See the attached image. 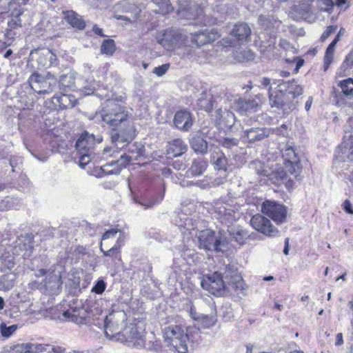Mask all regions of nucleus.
<instances>
[{
    "label": "nucleus",
    "instance_id": "1",
    "mask_svg": "<svg viewBox=\"0 0 353 353\" xmlns=\"http://www.w3.org/2000/svg\"><path fill=\"white\" fill-rule=\"evenodd\" d=\"M128 115L125 107L108 99L92 119L97 122L102 121L112 128L119 127L117 129L112 128L110 132L112 142L119 148L120 145L128 144L135 137V127L128 120Z\"/></svg>",
    "mask_w": 353,
    "mask_h": 353
},
{
    "label": "nucleus",
    "instance_id": "2",
    "mask_svg": "<svg viewBox=\"0 0 353 353\" xmlns=\"http://www.w3.org/2000/svg\"><path fill=\"white\" fill-rule=\"evenodd\" d=\"M141 321L130 319L123 310H113L105 316L104 332L107 339L121 343H131L143 337Z\"/></svg>",
    "mask_w": 353,
    "mask_h": 353
},
{
    "label": "nucleus",
    "instance_id": "3",
    "mask_svg": "<svg viewBox=\"0 0 353 353\" xmlns=\"http://www.w3.org/2000/svg\"><path fill=\"white\" fill-rule=\"evenodd\" d=\"M227 285L236 291L245 289L244 281L234 265L226 266L223 272L219 271L204 276L201 281L203 289L216 296L224 295Z\"/></svg>",
    "mask_w": 353,
    "mask_h": 353
},
{
    "label": "nucleus",
    "instance_id": "4",
    "mask_svg": "<svg viewBox=\"0 0 353 353\" xmlns=\"http://www.w3.org/2000/svg\"><path fill=\"white\" fill-rule=\"evenodd\" d=\"M198 335L199 330L195 327L185 329L179 325H170L163 329L165 341L172 346L178 353H187L188 351V342L189 335Z\"/></svg>",
    "mask_w": 353,
    "mask_h": 353
},
{
    "label": "nucleus",
    "instance_id": "5",
    "mask_svg": "<svg viewBox=\"0 0 353 353\" xmlns=\"http://www.w3.org/2000/svg\"><path fill=\"white\" fill-rule=\"evenodd\" d=\"M283 157L285 161V168L286 170L283 169L278 170L276 176L285 185L286 188L290 190L294 188V183L288 173L293 175L296 179L301 180L300 172L301 171V166L300 165L294 149L290 145L285 146V149L283 152Z\"/></svg>",
    "mask_w": 353,
    "mask_h": 353
},
{
    "label": "nucleus",
    "instance_id": "6",
    "mask_svg": "<svg viewBox=\"0 0 353 353\" xmlns=\"http://www.w3.org/2000/svg\"><path fill=\"white\" fill-rule=\"evenodd\" d=\"M203 8L194 1L179 0L177 15L181 19L195 21L194 24L211 26L216 23V19L209 18L203 14Z\"/></svg>",
    "mask_w": 353,
    "mask_h": 353
},
{
    "label": "nucleus",
    "instance_id": "7",
    "mask_svg": "<svg viewBox=\"0 0 353 353\" xmlns=\"http://www.w3.org/2000/svg\"><path fill=\"white\" fill-rule=\"evenodd\" d=\"M251 29L247 23L236 24L229 36L222 39L219 43L224 48L234 47L246 43L250 37Z\"/></svg>",
    "mask_w": 353,
    "mask_h": 353
},
{
    "label": "nucleus",
    "instance_id": "8",
    "mask_svg": "<svg viewBox=\"0 0 353 353\" xmlns=\"http://www.w3.org/2000/svg\"><path fill=\"white\" fill-rule=\"evenodd\" d=\"M31 88L39 94H46L52 92L57 83V79L53 74H48L43 77L37 72L32 74L28 79Z\"/></svg>",
    "mask_w": 353,
    "mask_h": 353
},
{
    "label": "nucleus",
    "instance_id": "9",
    "mask_svg": "<svg viewBox=\"0 0 353 353\" xmlns=\"http://www.w3.org/2000/svg\"><path fill=\"white\" fill-rule=\"evenodd\" d=\"M29 60L35 61L39 69L57 65V55L48 48H37L31 50Z\"/></svg>",
    "mask_w": 353,
    "mask_h": 353
},
{
    "label": "nucleus",
    "instance_id": "10",
    "mask_svg": "<svg viewBox=\"0 0 353 353\" xmlns=\"http://www.w3.org/2000/svg\"><path fill=\"white\" fill-rule=\"evenodd\" d=\"M157 39V42L165 49L172 50L182 45L184 36L179 30L169 29L160 34Z\"/></svg>",
    "mask_w": 353,
    "mask_h": 353
},
{
    "label": "nucleus",
    "instance_id": "11",
    "mask_svg": "<svg viewBox=\"0 0 353 353\" xmlns=\"http://www.w3.org/2000/svg\"><path fill=\"white\" fill-rule=\"evenodd\" d=\"M262 212L276 223H280L286 221L288 212L286 207L282 204L265 201L262 204Z\"/></svg>",
    "mask_w": 353,
    "mask_h": 353
},
{
    "label": "nucleus",
    "instance_id": "12",
    "mask_svg": "<svg viewBox=\"0 0 353 353\" xmlns=\"http://www.w3.org/2000/svg\"><path fill=\"white\" fill-rule=\"evenodd\" d=\"M131 161V157L127 154H123L117 161H112L100 167L97 176L98 177H102L109 174L119 175L122 169L125 168Z\"/></svg>",
    "mask_w": 353,
    "mask_h": 353
},
{
    "label": "nucleus",
    "instance_id": "13",
    "mask_svg": "<svg viewBox=\"0 0 353 353\" xmlns=\"http://www.w3.org/2000/svg\"><path fill=\"white\" fill-rule=\"evenodd\" d=\"M254 229L268 236H275L278 230L272 225L270 221L261 214H255L250 220Z\"/></svg>",
    "mask_w": 353,
    "mask_h": 353
},
{
    "label": "nucleus",
    "instance_id": "14",
    "mask_svg": "<svg viewBox=\"0 0 353 353\" xmlns=\"http://www.w3.org/2000/svg\"><path fill=\"white\" fill-rule=\"evenodd\" d=\"M199 243L201 248L206 250L221 251V240L210 230H204L199 232Z\"/></svg>",
    "mask_w": 353,
    "mask_h": 353
},
{
    "label": "nucleus",
    "instance_id": "15",
    "mask_svg": "<svg viewBox=\"0 0 353 353\" xmlns=\"http://www.w3.org/2000/svg\"><path fill=\"white\" fill-rule=\"evenodd\" d=\"M117 10H121L125 14L123 15L116 14L117 19L128 21L131 23L136 21L139 17L141 10L134 4L129 3L127 1H122L116 6Z\"/></svg>",
    "mask_w": 353,
    "mask_h": 353
},
{
    "label": "nucleus",
    "instance_id": "16",
    "mask_svg": "<svg viewBox=\"0 0 353 353\" xmlns=\"http://www.w3.org/2000/svg\"><path fill=\"white\" fill-rule=\"evenodd\" d=\"M102 141V137L99 136L97 139L93 134H89L85 132L81 134L79 139L76 142V150L79 154L83 152H93L95 142L100 143Z\"/></svg>",
    "mask_w": 353,
    "mask_h": 353
},
{
    "label": "nucleus",
    "instance_id": "17",
    "mask_svg": "<svg viewBox=\"0 0 353 353\" xmlns=\"http://www.w3.org/2000/svg\"><path fill=\"white\" fill-rule=\"evenodd\" d=\"M220 37L221 34L216 29L205 30L192 34V42L198 46H201L214 41Z\"/></svg>",
    "mask_w": 353,
    "mask_h": 353
},
{
    "label": "nucleus",
    "instance_id": "18",
    "mask_svg": "<svg viewBox=\"0 0 353 353\" xmlns=\"http://www.w3.org/2000/svg\"><path fill=\"white\" fill-rule=\"evenodd\" d=\"M174 123L178 129L188 131L193 124L191 113L186 110L177 111L174 115Z\"/></svg>",
    "mask_w": 353,
    "mask_h": 353
},
{
    "label": "nucleus",
    "instance_id": "19",
    "mask_svg": "<svg viewBox=\"0 0 353 353\" xmlns=\"http://www.w3.org/2000/svg\"><path fill=\"white\" fill-rule=\"evenodd\" d=\"M32 248V239L30 236H21L16 242L14 248L13 254L20 255L23 253V257H28L30 256L31 250Z\"/></svg>",
    "mask_w": 353,
    "mask_h": 353
},
{
    "label": "nucleus",
    "instance_id": "20",
    "mask_svg": "<svg viewBox=\"0 0 353 353\" xmlns=\"http://www.w3.org/2000/svg\"><path fill=\"white\" fill-rule=\"evenodd\" d=\"M215 117L219 125L223 128H231L236 122V117L234 113L227 110H217Z\"/></svg>",
    "mask_w": 353,
    "mask_h": 353
},
{
    "label": "nucleus",
    "instance_id": "21",
    "mask_svg": "<svg viewBox=\"0 0 353 353\" xmlns=\"http://www.w3.org/2000/svg\"><path fill=\"white\" fill-rule=\"evenodd\" d=\"M216 212L219 215L221 221L226 225L232 223L236 219V215L238 214V212L229 205L218 207Z\"/></svg>",
    "mask_w": 353,
    "mask_h": 353
},
{
    "label": "nucleus",
    "instance_id": "22",
    "mask_svg": "<svg viewBox=\"0 0 353 353\" xmlns=\"http://www.w3.org/2000/svg\"><path fill=\"white\" fill-rule=\"evenodd\" d=\"M277 88L281 89L285 95L291 94L293 98L301 95L303 91V87L298 84L294 79L288 81H283L278 84Z\"/></svg>",
    "mask_w": 353,
    "mask_h": 353
},
{
    "label": "nucleus",
    "instance_id": "23",
    "mask_svg": "<svg viewBox=\"0 0 353 353\" xmlns=\"http://www.w3.org/2000/svg\"><path fill=\"white\" fill-rule=\"evenodd\" d=\"M256 99L243 100L239 99L236 100V109L241 114H247L252 112H255L260 105L261 100L259 97Z\"/></svg>",
    "mask_w": 353,
    "mask_h": 353
},
{
    "label": "nucleus",
    "instance_id": "24",
    "mask_svg": "<svg viewBox=\"0 0 353 353\" xmlns=\"http://www.w3.org/2000/svg\"><path fill=\"white\" fill-rule=\"evenodd\" d=\"M63 316L67 321L83 324L85 321L86 312L83 308H72L65 311Z\"/></svg>",
    "mask_w": 353,
    "mask_h": 353
},
{
    "label": "nucleus",
    "instance_id": "25",
    "mask_svg": "<svg viewBox=\"0 0 353 353\" xmlns=\"http://www.w3.org/2000/svg\"><path fill=\"white\" fill-rule=\"evenodd\" d=\"M53 103L61 109L73 108L77 102L76 98L71 94H55L53 97Z\"/></svg>",
    "mask_w": 353,
    "mask_h": 353
},
{
    "label": "nucleus",
    "instance_id": "26",
    "mask_svg": "<svg viewBox=\"0 0 353 353\" xmlns=\"http://www.w3.org/2000/svg\"><path fill=\"white\" fill-rule=\"evenodd\" d=\"M247 138L250 142L263 140L270 135V130L265 128H252L245 130Z\"/></svg>",
    "mask_w": 353,
    "mask_h": 353
},
{
    "label": "nucleus",
    "instance_id": "27",
    "mask_svg": "<svg viewBox=\"0 0 353 353\" xmlns=\"http://www.w3.org/2000/svg\"><path fill=\"white\" fill-rule=\"evenodd\" d=\"M187 148V145L183 140L176 139L169 143L166 151L168 154L177 157L184 154Z\"/></svg>",
    "mask_w": 353,
    "mask_h": 353
},
{
    "label": "nucleus",
    "instance_id": "28",
    "mask_svg": "<svg viewBox=\"0 0 353 353\" xmlns=\"http://www.w3.org/2000/svg\"><path fill=\"white\" fill-rule=\"evenodd\" d=\"M285 94L281 89L268 92L270 105L272 108H281L285 105Z\"/></svg>",
    "mask_w": 353,
    "mask_h": 353
},
{
    "label": "nucleus",
    "instance_id": "29",
    "mask_svg": "<svg viewBox=\"0 0 353 353\" xmlns=\"http://www.w3.org/2000/svg\"><path fill=\"white\" fill-rule=\"evenodd\" d=\"M208 163L202 159H194L187 171L188 176H195L203 174L206 170Z\"/></svg>",
    "mask_w": 353,
    "mask_h": 353
},
{
    "label": "nucleus",
    "instance_id": "30",
    "mask_svg": "<svg viewBox=\"0 0 353 353\" xmlns=\"http://www.w3.org/2000/svg\"><path fill=\"white\" fill-rule=\"evenodd\" d=\"M63 15L66 21L72 27L77 28L79 30H83L85 28V24L83 20L81 19V17L78 15L74 11L68 10L63 12Z\"/></svg>",
    "mask_w": 353,
    "mask_h": 353
},
{
    "label": "nucleus",
    "instance_id": "31",
    "mask_svg": "<svg viewBox=\"0 0 353 353\" xmlns=\"http://www.w3.org/2000/svg\"><path fill=\"white\" fill-rule=\"evenodd\" d=\"M230 235L239 244H243L249 237L248 232L240 226H234L228 229Z\"/></svg>",
    "mask_w": 353,
    "mask_h": 353
},
{
    "label": "nucleus",
    "instance_id": "32",
    "mask_svg": "<svg viewBox=\"0 0 353 353\" xmlns=\"http://www.w3.org/2000/svg\"><path fill=\"white\" fill-rule=\"evenodd\" d=\"M233 57L238 62H247L252 61L255 57V54L250 50L238 49L233 53Z\"/></svg>",
    "mask_w": 353,
    "mask_h": 353
},
{
    "label": "nucleus",
    "instance_id": "33",
    "mask_svg": "<svg viewBox=\"0 0 353 353\" xmlns=\"http://www.w3.org/2000/svg\"><path fill=\"white\" fill-rule=\"evenodd\" d=\"M259 23L265 30H270L272 32V30L274 29L275 28H278L281 22L270 16H260L259 18Z\"/></svg>",
    "mask_w": 353,
    "mask_h": 353
},
{
    "label": "nucleus",
    "instance_id": "34",
    "mask_svg": "<svg viewBox=\"0 0 353 353\" xmlns=\"http://www.w3.org/2000/svg\"><path fill=\"white\" fill-rule=\"evenodd\" d=\"M212 161L216 170L227 172L228 160L224 154L221 152L214 155L212 157Z\"/></svg>",
    "mask_w": 353,
    "mask_h": 353
},
{
    "label": "nucleus",
    "instance_id": "35",
    "mask_svg": "<svg viewBox=\"0 0 353 353\" xmlns=\"http://www.w3.org/2000/svg\"><path fill=\"white\" fill-rule=\"evenodd\" d=\"M190 145L192 148L198 153H205L208 150L207 142L200 137L192 138Z\"/></svg>",
    "mask_w": 353,
    "mask_h": 353
},
{
    "label": "nucleus",
    "instance_id": "36",
    "mask_svg": "<svg viewBox=\"0 0 353 353\" xmlns=\"http://www.w3.org/2000/svg\"><path fill=\"white\" fill-rule=\"evenodd\" d=\"M23 15V11L21 8L14 9L12 12V19L8 22V26L10 28L21 27L22 26L21 17Z\"/></svg>",
    "mask_w": 353,
    "mask_h": 353
},
{
    "label": "nucleus",
    "instance_id": "37",
    "mask_svg": "<svg viewBox=\"0 0 353 353\" xmlns=\"http://www.w3.org/2000/svg\"><path fill=\"white\" fill-rule=\"evenodd\" d=\"M115 43L112 39H105L101 46V52L103 54L111 56L115 51Z\"/></svg>",
    "mask_w": 353,
    "mask_h": 353
},
{
    "label": "nucleus",
    "instance_id": "38",
    "mask_svg": "<svg viewBox=\"0 0 353 353\" xmlns=\"http://www.w3.org/2000/svg\"><path fill=\"white\" fill-rule=\"evenodd\" d=\"M339 85L344 95L347 97L353 96V79L352 78L341 81Z\"/></svg>",
    "mask_w": 353,
    "mask_h": 353
},
{
    "label": "nucleus",
    "instance_id": "39",
    "mask_svg": "<svg viewBox=\"0 0 353 353\" xmlns=\"http://www.w3.org/2000/svg\"><path fill=\"white\" fill-rule=\"evenodd\" d=\"M59 85L61 88H70L74 85V78L71 73L60 77Z\"/></svg>",
    "mask_w": 353,
    "mask_h": 353
},
{
    "label": "nucleus",
    "instance_id": "40",
    "mask_svg": "<svg viewBox=\"0 0 353 353\" xmlns=\"http://www.w3.org/2000/svg\"><path fill=\"white\" fill-rule=\"evenodd\" d=\"M197 319L201 321L206 327H210L213 326L216 323V312L213 311L209 315L201 314Z\"/></svg>",
    "mask_w": 353,
    "mask_h": 353
},
{
    "label": "nucleus",
    "instance_id": "41",
    "mask_svg": "<svg viewBox=\"0 0 353 353\" xmlns=\"http://www.w3.org/2000/svg\"><path fill=\"white\" fill-rule=\"evenodd\" d=\"M15 275L13 274H8L3 275L1 279V284L6 290H10L14 286Z\"/></svg>",
    "mask_w": 353,
    "mask_h": 353
},
{
    "label": "nucleus",
    "instance_id": "42",
    "mask_svg": "<svg viewBox=\"0 0 353 353\" xmlns=\"http://www.w3.org/2000/svg\"><path fill=\"white\" fill-rule=\"evenodd\" d=\"M153 2L159 7V13L165 14L172 10L170 0H153Z\"/></svg>",
    "mask_w": 353,
    "mask_h": 353
},
{
    "label": "nucleus",
    "instance_id": "43",
    "mask_svg": "<svg viewBox=\"0 0 353 353\" xmlns=\"http://www.w3.org/2000/svg\"><path fill=\"white\" fill-rule=\"evenodd\" d=\"M104 256L110 257L112 261L115 263H118L121 261L120 250L114 248V246L106 252H104Z\"/></svg>",
    "mask_w": 353,
    "mask_h": 353
},
{
    "label": "nucleus",
    "instance_id": "44",
    "mask_svg": "<svg viewBox=\"0 0 353 353\" xmlns=\"http://www.w3.org/2000/svg\"><path fill=\"white\" fill-rule=\"evenodd\" d=\"M79 166L83 168L90 162L94 154L93 152H89L79 154Z\"/></svg>",
    "mask_w": 353,
    "mask_h": 353
},
{
    "label": "nucleus",
    "instance_id": "45",
    "mask_svg": "<svg viewBox=\"0 0 353 353\" xmlns=\"http://www.w3.org/2000/svg\"><path fill=\"white\" fill-rule=\"evenodd\" d=\"M334 52V48H331L330 47L327 46L324 57V70H326L332 62Z\"/></svg>",
    "mask_w": 353,
    "mask_h": 353
},
{
    "label": "nucleus",
    "instance_id": "46",
    "mask_svg": "<svg viewBox=\"0 0 353 353\" xmlns=\"http://www.w3.org/2000/svg\"><path fill=\"white\" fill-rule=\"evenodd\" d=\"M17 327L15 325L7 327L4 323H2L0 325L1 334L3 337L8 338L17 330Z\"/></svg>",
    "mask_w": 353,
    "mask_h": 353
},
{
    "label": "nucleus",
    "instance_id": "47",
    "mask_svg": "<svg viewBox=\"0 0 353 353\" xmlns=\"http://www.w3.org/2000/svg\"><path fill=\"white\" fill-rule=\"evenodd\" d=\"M353 67V51L350 52L343 61L341 68L346 71Z\"/></svg>",
    "mask_w": 353,
    "mask_h": 353
},
{
    "label": "nucleus",
    "instance_id": "48",
    "mask_svg": "<svg viewBox=\"0 0 353 353\" xmlns=\"http://www.w3.org/2000/svg\"><path fill=\"white\" fill-rule=\"evenodd\" d=\"M50 281H49L48 283L46 282V285H48V284H50L51 282L53 283V285H50V287H59L61 285V275L60 274H54V271L52 270L50 274Z\"/></svg>",
    "mask_w": 353,
    "mask_h": 353
},
{
    "label": "nucleus",
    "instance_id": "49",
    "mask_svg": "<svg viewBox=\"0 0 353 353\" xmlns=\"http://www.w3.org/2000/svg\"><path fill=\"white\" fill-rule=\"evenodd\" d=\"M105 288H106V284L104 282L103 280H98L97 281V283H95V285L93 286L92 289V292H94L97 294H102L105 290Z\"/></svg>",
    "mask_w": 353,
    "mask_h": 353
},
{
    "label": "nucleus",
    "instance_id": "50",
    "mask_svg": "<svg viewBox=\"0 0 353 353\" xmlns=\"http://www.w3.org/2000/svg\"><path fill=\"white\" fill-rule=\"evenodd\" d=\"M170 68L169 64H163L160 66L155 67L153 70V73L158 77H161L168 71Z\"/></svg>",
    "mask_w": 353,
    "mask_h": 353
},
{
    "label": "nucleus",
    "instance_id": "51",
    "mask_svg": "<svg viewBox=\"0 0 353 353\" xmlns=\"http://www.w3.org/2000/svg\"><path fill=\"white\" fill-rule=\"evenodd\" d=\"M239 143V141L233 138H225L223 141V145L225 148H230L232 146H236Z\"/></svg>",
    "mask_w": 353,
    "mask_h": 353
},
{
    "label": "nucleus",
    "instance_id": "52",
    "mask_svg": "<svg viewBox=\"0 0 353 353\" xmlns=\"http://www.w3.org/2000/svg\"><path fill=\"white\" fill-rule=\"evenodd\" d=\"M336 29L337 27L336 26H328L321 35L322 41H325V39H327L331 34H332L336 30Z\"/></svg>",
    "mask_w": 353,
    "mask_h": 353
},
{
    "label": "nucleus",
    "instance_id": "53",
    "mask_svg": "<svg viewBox=\"0 0 353 353\" xmlns=\"http://www.w3.org/2000/svg\"><path fill=\"white\" fill-rule=\"evenodd\" d=\"M286 61L292 62V63L295 62L296 65H295V68L294 70V73H297L299 70L300 69V68L302 67V65L304 63V60L303 59H298L296 57H294L292 61L287 59Z\"/></svg>",
    "mask_w": 353,
    "mask_h": 353
},
{
    "label": "nucleus",
    "instance_id": "54",
    "mask_svg": "<svg viewBox=\"0 0 353 353\" xmlns=\"http://www.w3.org/2000/svg\"><path fill=\"white\" fill-rule=\"evenodd\" d=\"M119 237L117 238V240L116 243L114 245V247L120 250L121 248L124 244L125 236L124 233L120 230H119Z\"/></svg>",
    "mask_w": 353,
    "mask_h": 353
},
{
    "label": "nucleus",
    "instance_id": "55",
    "mask_svg": "<svg viewBox=\"0 0 353 353\" xmlns=\"http://www.w3.org/2000/svg\"><path fill=\"white\" fill-rule=\"evenodd\" d=\"M119 232V230L117 229L109 230L103 234L102 236V240L105 241L110 238H114Z\"/></svg>",
    "mask_w": 353,
    "mask_h": 353
},
{
    "label": "nucleus",
    "instance_id": "56",
    "mask_svg": "<svg viewBox=\"0 0 353 353\" xmlns=\"http://www.w3.org/2000/svg\"><path fill=\"white\" fill-rule=\"evenodd\" d=\"M261 88H268V92L272 91L271 86V79L268 77H263L261 80Z\"/></svg>",
    "mask_w": 353,
    "mask_h": 353
},
{
    "label": "nucleus",
    "instance_id": "57",
    "mask_svg": "<svg viewBox=\"0 0 353 353\" xmlns=\"http://www.w3.org/2000/svg\"><path fill=\"white\" fill-rule=\"evenodd\" d=\"M27 343L18 344L12 349V353H26Z\"/></svg>",
    "mask_w": 353,
    "mask_h": 353
},
{
    "label": "nucleus",
    "instance_id": "58",
    "mask_svg": "<svg viewBox=\"0 0 353 353\" xmlns=\"http://www.w3.org/2000/svg\"><path fill=\"white\" fill-rule=\"evenodd\" d=\"M38 345L37 344L27 343L26 353H38Z\"/></svg>",
    "mask_w": 353,
    "mask_h": 353
},
{
    "label": "nucleus",
    "instance_id": "59",
    "mask_svg": "<svg viewBox=\"0 0 353 353\" xmlns=\"http://www.w3.org/2000/svg\"><path fill=\"white\" fill-rule=\"evenodd\" d=\"M343 209L347 213L350 214H353V208L349 200H345L344 201Z\"/></svg>",
    "mask_w": 353,
    "mask_h": 353
},
{
    "label": "nucleus",
    "instance_id": "60",
    "mask_svg": "<svg viewBox=\"0 0 353 353\" xmlns=\"http://www.w3.org/2000/svg\"><path fill=\"white\" fill-rule=\"evenodd\" d=\"M95 91V86L93 85H91L88 87H84L83 88V93L85 95H90L94 93Z\"/></svg>",
    "mask_w": 353,
    "mask_h": 353
},
{
    "label": "nucleus",
    "instance_id": "61",
    "mask_svg": "<svg viewBox=\"0 0 353 353\" xmlns=\"http://www.w3.org/2000/svg\"><path fill=\"white\" fill-rule=\"evenodd\" d=\"M343 344V334L338 333L336 336L335 345L336 346H340V345H342Z\"/></svg>",
    "mask_w": 353,
    "mask_h": 353
},
{
    "label": "nucleus",
    "instance_id": "62",
    "mask_svg": "<svg viewBox=\"0 0 353 353\" xmlns=\"http://www.w3.org/2000/svg\"><path fill=\"white\" fill-rule=\"evenodd\" d=\"M225 181V177H219V178L215 179L213 181L212 184L214 186H219V185L224 183Z\"/></svg>",
    "mask_w": 353,
    "mask_h": 353
},
{
    "label": "nucleus",
    "instance_id": "63",
    "mask_svg": "<svg viewBox=\"0 0 353 353\" xmlns=\"http://www.w3.org/2000/svg\"><path fill=\"white\" fill-rule=\"evenodd\" d=\"M201 106L203 108L206 112H210L212 109L213 103L212 101H210L206 105L201 104Z\"/></svg>",
    "mask_w": 353,
    "mask_h": 353
},
{
    "label": "nucleus",
    "instance_id": "64",
    "mask_svg": "<svg viewBox=\"0 0 353 353\" xmlns=\"http://www.w3.org/2000/svg\"><path fill=\"white\" fill-rule=\"evenodd\" d=\"M93 31L94 32V33H96L97 34L101 36V37H105V35L103 34V30L99 27H97V26H94L93 27Z\"/></svg>",
    "mask_w": 353,
    "mask_h": 353
}]
</instances>
